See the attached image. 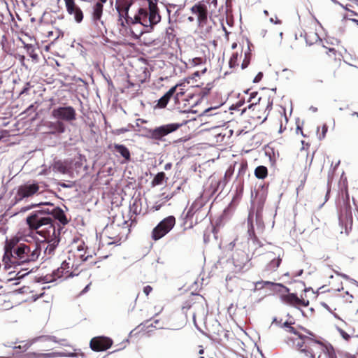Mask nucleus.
I'll return each mask as SVG.
<instances>
[{
	"label": "nucleus",
	"mask_w": 358,
	"mask_h": 358,
	"mask_svg": "<svg viewBox=\"0 0 358 358\" xmlns=\"http://www.w3.org/2000/svg\"><path fill=\"white\" fill-rule=\"evenodd\" d=\"M112 344L113 341L110 338L99 336L91 340L90 346L93 351L100 352L106 350Z\"/></svg>",
	"instance_id": "ddd939ff"
},
{
	"label": "nucleus",
	"mask_w": 358,
	"mask_h": 358,
	"mask_svg": "<svg viewBox=\"0 0 358 358\" xmlns=\"http://www.w3.org/2000/svg\"><path fill=\"white\" fill-rule=\"evenodd\" d=\"M90 257H92V255L85 256L82 254L76 255L73 253H69L68 257L66 259H69V262L71 263L69 264V270H71V271H74V273H78V268L80 262H86Z\"/></svg>",
	"instance_id": "dca6fc26"
},
{
	"label": "nucleus",
	"mask_w": 358,
	"mask_h": 358,
	"mask_svg": "<svg viewBox=\"0 0 358 358\" xmlns=\"http://www.w3.org/2000/svg\"><path fill=\"white\" fill-rule=\"evenodd\" d=\"M287 331L290 333H292L293 334L298 336L299 338L301 340H303L304 338H306V336L303 335L302 334L299 333L296 329L292 326L288 327Z\"/></svg>",
	"instance_id": "ea45409f"
},
{
	"label": "nucleus",
	"mask_w": 358,
	"mask_h": 358,
	"mask_svg": "<svg viewBox=\"0 0 358 358\" xmlns=\"http://www.w3.org/2000/svg\"><path fill=\"white\" fill-rule=\"evenodd\" d=\"M39 190V185L34 180H29L20 185L17 190L18 200H22L30 197L37 193Z\"/></svg>",
	"instance_id": "6e6552de"
},
{
	"label": "nucleus",
	"mask_w": 358,
	"mask_h": 358,
	"mask_svg": "<svg viewBox=\"0 0 358 358\" xmlns=\"http://www.w3.org/2000/svg\"><path fill=\"white\" fill-rule=\"evenodd\" d=\"M272 105H273V101H268V104H267V106H266V110H271V108H272Z\"/></svg>",
	"instance_id": "052dcab7"
},
{
	"label": "nucleus",
	"mask_w": 358,
	"mask_h": 358,
	"mask_svg": "<svg viewBox=\"0 0 358 358\" xmlns=\"http://www.w3.org/2000/svg\"><path fill=\"white\" fill-rule=\"evenodd\" d=\"M283 326L286 328L288 329V327H290V324H289L287 322H285L284 324H283Z\"/></svg>",
	"instance_id": "338daca9"
},
{
	"label": "nucleus",
	"mask_w": 358,
	"mask_h": 358,
	"mask_svg": "<svg viewBox=\"0 0 358 358\" xmlns=\"http://www.w3.org/2000/svg\"><path fill=\"white\" fill-rule=\"evenodd\" d=\"M40 252L41 248L37 244L27 245L20 243L18 238H13L6 241L3 262L6 268L15 267L36 261Z\"/></svg>",
	"instance_id": "f03ea898"
},
{
	"label": "nucleus",
	"mask_w": 358,
	"mask_h": 358,
	"mask_svg": "<svg viewBox=\"0 0 358 358\" xmlns=\"http://www.w3.org/2000/svg\"><path fill=\"white\" fill-rule=\"evenodd\" d=\"M327 131V126L326 124H324L322 126V134L318 136L319 140H322V139L324 138Z\"/></svg>",
	"instance_id": "09e8293b"
},
{
	"label": "nucleus",
	"mask_w": 358,
	"mask_h": 358,
	"mask_svg": "<svg viewBox=\"0 0 358 358\" xmlns=\"http://www.w3.org/2000/svg\"><path fill=\"white\" fill-rule=\"evenodd\" d=\"M148 322H149V321L147 320L145 322L141 323L139 325V327H142V329H143V328H148L150 327H155V326L152 323L150 324H148Z\"/></svg>",
	"instance_id": "603ef678"
},
{
	"label": "nucleus",
	"mask_w": 358,
	"mask_h": 358,
	"mask_svg": "<svg viewBox=\"0 0 358 358\" xmlns=\"http://www.w3.org/2000/svg\"><path fill=\"white\" fill-rule=\"evenodd\" d=\"M237 59H238V54H234L229 61L230 67H233L236 65V62Z\"/></svg>",
	"instance_id": "a18cd8bd"
},
{
	"label": "nucleus",
	"mask_w": 358,
	"mask_h": 358,
	"mask_svg": "<svg viewBox=\"0 0 358 358\" xmlns=\"http://www.w3.org/2000/svg\"><path fill=\"white\" fill-rule=\"evenodd\" d=\"M58 357H75L84 358L83 354L78 355L75 352H58Z\"/></svg>",
	"instance_id": "f704fd0d"
},
{
	"label": "nucleus",
	"mask_w": 358,
	"mask_h": 358,
	"mask_svg": "<svg viewBox=\"0 0 358 358\" xmlns=\"http://www.w3.org/2000/svg\"><path fill=\"white\" fill-rule=\"evenodd\" d=\"M203 62V59L201 57H195L192 60V64L193 66H198Z\"/></svg>",
	"instance_id": "49530a36"
},
{
	"label": "nucleus",
	"mask_w": 358,
	"mask_h": 358,
	"mask_svg": "<svg viewBox=\"0 0 358 358\" xmlns=\"http://www.w3.org/2000/svg\"><path fill=\"white\" fill-rule=\"evenodd\" d=\"M271 285L273 288V290L276 292H281V289H284L285 292L288 293L289 292V289L285 286H284L281 283H275L270 281H261L257 282L255 285L257 287L259 285Z\"/></svg>",
	"instance_id": "bb28decb"
},
{
	"label": "nucleus",
	"mask_w": 358,
	"mask_h": 358,
	"mask_svg": "<svg viewBox=\"0 0 358 358\" xmlns=\"http://www.w3.org/2000/svg\"><path fill=\"white\" fill-rule=\"evenodd\" d=\"M47 127L49 129L50 134H62L65 131V126L61 121L48 122L46 123Z\"/></svg>",
	"instance_id": "b1692460"
},
{
	"label": "nucleus",
	"mask_w": 358,
	"mask_h": 358,
	"mask_svg": "<svg viewBox=\"0 0 358 358\" xmlns=\"http://www.w3.org/2000/svg\"><path fill=\"white\" fill-rule=\"evenodd\" d=\"M192 13L197 16L199 26H203L207 20V8L203 4L194 5L191 8Z\"/></svg>",
	"instance_id": "6ab92c4d"
},
{
	"label": "nucleus",
	"mask_w": 358,
	"mask_h": 358,
	"mask_svg": "<svg viewBox=\"0 0 358 358\" xmlns=\"http://www.w3.org/2000/svg\"><path fill=\"white\" fill-rule=\"evenodd\" d=\"M257 95L258 93L257 92H253L250 94L248 102H251V103L248 106V108H251L260 101L261 97H257Z\"/></svg>",
	"instance_id": "473e14b6"
},
{
	"label": "nucleus",
	"mask_w": 358,
	"mask_h": 358,
	"mask_svg": "<svg viewBox=\"0 0 358 358\" xmlns=\"http://www.w3.org/2000/svg\"><path fill=\"white\" fill-rule=\"evenodd\" d=\"M172 8H173V9H175V8H176V6H174V5H171V6H169V7H167V8H166L167 13H168V14H169V22H170L172 20H173L174 21H177V18H176V17H175L174 16H175V15L178 14V12H179V9H177V10L175 11V13H174L173 15V16H171V12L172 11Z\"/></svg>",
	"instance_id": "58836bf2"
},
{
	"label": "nucleus",
	"mask_w": 358,
	"mask_h": 358,
	"mask_svg": "<svg viewBox=\"0 0 358 358\" xmlns=\"http://www.w3.org/2000/svg\"><path fill=\"white\" fill-rule=\"evenodd\" d=\"M20 41L24 45V48L26 49L27 54L33 59H36L38 58V55L35 53V47L32 44L26 43L22 39L20 38Z\"/></svg>",
	"instance_id": "7c9ffc66"
},
{
	"label": "nucleus",
	"mask_w": 358,
	"mask_h": 358,
	"mask_svg": "<svg viewBox=\"0 0 358 358\" xmlns=\"http://www.w3.org/2000/svg\"><path fill=\"white\" fill-rule=\"evenodd\" d=\"M162 198L161 199L162 200V201H164V203L167 201H169V199H171L173 196V194H167V195H165V193H163L162 194Z\"/></svg>",
	"instance_id": "8fccbe9b"
},
{
	"label": "nucleus",
	"mask_w": 358,
	"mask_h": 358,
	"mask_svg": "<svg viewBox=\"0 0 358 358\" xmlns=\"http://www.w3.org/2000/svg\"><path fill=\"white\" fill-rule=\"evenodd\" d=\"M180 127V124L171 123L155 129L148 130L147 136L153 140L164 141V137L170 133L176 131Z\"/></svg>",
	"instance_id": "0eeeda50"
},
{
	"label": "nucleus",
	"mask_w": 358,
	"mask_h": 358,
	"mask_svg": "<svg viewBox=\"0 0 358 358\" xmlns=\"http://www.w3.org/2000/svg\"><path fill=\"white\" fill-rule=\"evenodd\" d=\"M103 14V4L97 2L92 7V19L94 23L98 25L100 22L101 24H103V21L101 20Z\"/></svg>",
	"instance_id": "4be33fe9"
},
{
	"label": "nucleus",
	"mask_w": 358,
	"mask_h": 358,
	"mask_svg": "<svg viewBox=\"0 0 358 358\" xmlns=\"http://www.w3.org/2000/svg\"><path fill=\"white\" fill-rule=\"evenodd\" d=\"M152 290V288L150 285H147V286L144 287V288H143V292L147 296L151 292Z\"/></svg>",
	"instance_id": "864d4df0"
},
{
	"label": "nucleus",
	"mask_w": 358,
	"mask_h": 358,
	"mask_svg": "<svg viewBox=\"0 0 358 358\" xmlns=\"http://www.w3.org/2000/svg\"><path fill=\"white\" fill-rule=\"evenodd\" d=\"M173 29L171 28H169L166 29V34L168 36L169 40L173 39L174 36L172 34Z\"/></svg>",
	"instance_id": "6e6d98bb"
},
{
	"label": "nucleus",
	"mask_w": 358,
	"mask_h": 358,
	"mask_svg": "<svg viewBox=\"0 0 358 358\" xmlns=\"http://www.w3.org/2000/svg\"><path fill=\"white\" fill-rule=\"evenodd\" d=\"M339 222L341 224L345 225V228H347L348 225L351 227L352 224V215L350 205H346L345 210H342L339 214Z\"/></svg>",
	"instance_id": "412c9836"
},
{
	"label": "nucleus",
	"mask_w": 358,
	"mask_h": 358,
	"mask_svg": "<svg viewBox=\"0 0 358 358\" xmlns=\"http://www.w3.org/2000/svg\"><path fill=\"white\" fill-rule=\"evenodd\" d=\"M234 166L231 165L229 166V168L225 171V174L223 179H224L227 182V178H230L234 174Z\"/></svg>",
	"instance_id": "a19ab883"
},
{
	"label": "nucleus",
	"mask_w": 358,
	"mask_h": 358,
	"mask_svg": "<svg viewBox=\"0 0 358 358\" xmlns=\"http://www.w3.org/2000/svg\"><path fill=\"white\" fill-rule=\"evenodd\" d=\"M310 341L311 343H314L315 349L323 352L327 358H337L334 349L331 345H326L316 340H310Z\"/></svg>",
	"instance_id": "aec40b11"
},
{
	"label": "nucleus",
	"mask_w": 358,
	"mask_h": 358,
	"mask_svg": "<svg viewBox=\"0 0 358 358\" xmlns=\"http://www.w3.org/2000/svg\"><path fill=\"white\" fill-rule=\"evenodd\" d=\"M49 209L51 210L50 215H52V223L55 220H57L61 224L65 225L68 223V220L63 210L58 206H55L53 203L50 202Z\"/></svg>",
	"instance_id": "a211bd4d"
},
{
	"label": "nucleus",
	"mask_w": 358,
	"mask_h": 358,
	"mask_svg": "<svg viewBox=\"0 0 358 358\" xmlns=\"http://www.w3.org/2000/svg\"><path fill=\"white\" fill-rule=\"evenodd\" d=\"M256 225H257V230L259 234H261L263 232L264 229V224L262 220L259 217L258 215L256 216Z\"/></svg>",
	"instance_id": "4c0bfd02"
},
{
	"label": "nucleus",
	"mask_w": 358,
	"mask_h": 358,
	"mask_svg": "<svg viewBox=\"0 0 358 358\" xmlns=\"http://www.w3.org/2000/svg\"><path fill=\"white\" fill-rule=\"evenodd\" d=\"M58 357V352H49V353H28L24 355L25 358H33V357H38V358H54Z\"/></svg>",
	"instance_id": "c756f323"
},
{
	"label": "nucleus",
	"mask_w": 358,
	"mask_h": 358,
	"mask_svg": "<svg viewBox=\"0 0 358 358\" xmlns=\"http://www.w3.org/2000/svg\"><path fill=\"white\" fill-rule=\"evenodd\" d=\"M250 58H251V52H250V49H248V52H245V58H244V59L243 61V63L241 64V68L243 69H244L246 67H248V66L250 64Z\"/></svg>",
	"instance_id": "e433bc0d"
},
{
	"label": "nucleus",
	"mask_w": 358,
	"mask_h": 358,
	"mask_svg": "<svg viewBox=\"0 0 358 358\" xmlns=\"http://www.w3.org/2000/svg\"><path fill=\"white\" fill-rule=\"evenodd\" d=\"M27 87H24V88L23 89V90L22 91V93H24L26 91H27V90H28V89H29V83H27Z\"/></svg>",
	"instance_id": "0e129e2a"
},
{
	"label": "nucleus",
	"mask_w": 358,
	"mask_h": 358,
	"mask_svg": "<svg viewBox=\"0 0 358 358\" xmlns=\"http://www.w3.org/2000/svg\"><path fill=\"white\" fill-rule=\"evenodd\" d=\"M42 237L44 238V241L48 243L44 250V255L46 259H49L55 254V249L60 241L59 231H55V234L50 237L47 236H43Z\"/></svg>",
	"instance_id": "9b49d317"
},
{
	"label": "nucleus",
	"mask_w": 358,
	"mask_h": 358,
	"mask_svg": "<svg viewBox=\"0 0 358 358\" xmlns=\"http://www.w3.org/2000/svg\"><path fill=\"white\" fill-rule=\"evenodd\" d=\"M131 127H132V126H130L129 125L128 127H126V128H120V129H115L113 133L116 135H120V134H122L127 131H130L131 129Z\"/></svg>",
	"instance_id": "79ce46f5"
},
{
	"label": "nucleus",
	"mask_w": 358,
	"mask_h": 358,
	"mask_svg": "<svg viewBox=\"0 0 358 358\" xmlns=\"http://www.w3.org/2000/svg\"><path fill=\"white\" fill-rule=\"evenodd\" d=\"M256 196L259 197V200L262 201V203H264L265 199V194L263 191L262 192V193L257 192Z\"/></svg>",
	"instance_id": "5fc2aeb1"
},
{
	"label": "nucleus",
	"mask_w": 358,
	"mask_h": 358,
	"mask_svg": "<svg viewBox=\"0 0 358 358\" xmlns=\"http://www.w3.org/2000/svg\"><path fill=\"white\" fill-rule=\"evenodd\" d=\"M255 175L259 179H264L268 175L267 168L264 166H258L255 170Z\"/></svg>",
	"instance_id": "2f4dec72"
},
{
	"label": "nucleus",
	"mask_w": 358,
	"mask_h": 358,
	"mask_svg": "<svg viewBox=\"0 0 358 358\" xmlns=\"http://www.w3.org/2000/svg\"><path fill=\"white\" fill-rule=\"evenodd\" d=\"M309 305V301H305L303 299H301V302H299L298 306H308Z\"/></svg>",
	"instance_id": "13d9d810"
},
{
	"label": "nucleus",
	"mask_w": 358,
	"mask_h": 358,
	"mask_svg": "<svg viewBox=\"0 0 358 358\" xmlns=\"http://www.w3.org/2000/svg\"><path fill=\"white\" fill-rule=\"evenodd\" d=\"M90 285H91V283H89L88 285H87L85 286V287L82 290L81 294L86 293L89 290Z\"/></svg>",
	"instance_id": "bf43d9fd"
},
{
	"label": "nucleus",
	"mask_w": 358,
	"mask_h": 358,
	"mask_svg": "<svg viewBox=\"0 0 358 358\" xmlns=\"http://www.w3.org/2000/svg\"><path fill=\"white\" fill-rule=\"evenodd\" d=\"M69 261V259H64L61 266L53 271L52 278L49 279V282L55 281L62 278L66 279L78 275V273H74V271L69 270V264H71Z\"/></svg>",
	"instance_id": "9d476101"
},
{
	"label": "nucleus",
	"mask_w": 358,
	"mask_h": 358,
	"mask_svg": "<svg viewBox=\"0 0 358 358\" xmlns=\"http://www.w3.org/2000/svg\"><path fill=\"white\" fill-rule=\"evenodd\" d=\"M274 254L277 255V259L275 257L269 262L268 264V270H273L275 271L277 268L279 267L281 263V255L283 254L282 250L280 248H276L275 251L270 252L269 255Z\"/></svg>",
	"instance_id": "5701e85b"
},
{
	"label": "nucleus",
	"mask_w": 358,
	"mask_h": 358,
	"mask_svg": "<svg viewBox=\"0 0 358 358\" xmlns=\"http://www.w3.org/2000/svg\"><path fill=\"white\" fill-rule=\"evenodd\" d=\"M43 167L44 168L38 172V175H47L51 169L54 172L59 173L62 174H66L69 173V165L65 162L62 160L55 161L54 164H52V166H49L48 167L44 165Z\"/></svg>",
	"instance_id": "4468645a"
},
{
	"label": "nucleus",
	"mask_w": 358,
	"mask_h": 358,
	"mask_svg": "<svg viewBox=\"0 0 358 358\" xmlns=\"http://www.w3.org/2000/svg\"><path fill=\"white\" fill-rule=\"evenodd\" d=\"M248 225H249L248 229V241L252 242L255 245H260L259 241L257 239V238L255 234L254 226H253L252 222H250V215H249V217H248Z\"/></svg>",
	"instance_id": "c85d7f7f"
},
{
	"label": "nucleus",
	"mask_w": 358,
	"mask_h": 358,
	"mask_svg": "<svg viewBox=\"0 0 358 358\" xmlns=\"http://www.w3.org/2000/svg\"><path fill=\"white\" fill-rule=\"evenodd\" d=\"M263 77V73L262 72H259L254 78L253 83H259Z\"/></svg>",
	"instance_id": "3c124183"
},
{
	"label": "nucleus",
	"mask_w": 358,
	"mask_h": 358,
	"mask_svg": "<svg viewBox=\"0 0 358 358\" xmlns=\"http://www.w3.org/2000/svg\"><path fill=\"white\" fill-rule=\"evenodd\" d=\"M280 299L283 303L294 307H297L299 302H301V299H299L294 293L282 294L280 296Z\"/></svg>",
	"instance_id": "393cba45"
},
{
	"label": "nucleus",
	"mask_w": 358,
	"mask_h": 358,
	"mask_svg": "<svg viewBox=\"0 0 358 358\" xmlns=\"http://www.w3.org/2000/svg\"><path fill=\"white\" fill-rule=\"evenodd\" d=\"M208 182L209 187H206L205 191L208 192L209 195H214L217 192L222 191L227 184L224 179L217 178L215 176H210Z\"/></svg>",
	"instance_id": "2eb2a0df"
},
{
	"label": "nucleus",
	"mask_w": 358,
	"mask_h": 358,
	"mask_svg": "<svg viewBox=\"0 0 358 358\" xmlns=\"http://www.w3.org/2000/svg\"><path fill=\"white\" fill-rule=\"evenodd\" d=\"M50 202H40L32 203L22 208L21 212L27 211L35 208L26 218V222L31 230H36V234L41 236H50L57 231L52 223V215L49 209Z\"/></svg>",
	"instance_id": "7ed1b4c3"
},
{
	"label": "nucleus",
	"mask_w": 358,
	"mask_h": 358,
	"mask_svg": "<svg viewBox=\"0 0 358 358\" xmlns=\"http://www.w3.org/2000/svg\"><path fill=\"white\" fill-rule=\"evenodd\" d=\"M176 90V86L170 88L169 90L159 99L157 106L162 108L166 107L171 97L174 94Z\"/></svg>",
	"instance_id": "a878e982"
},
{
	"label": "nucleus",
	"mask_w": 358,
	"mask_h": 358,
	"mask_svg": "<svg viewBox=\"0 0 358 358\" xmlns=\"http://www.w3.org/2000/svg\"><path fill=\"white\" fill-rule=\"evenodd\" d=\"M302 273H303V270H302V269H301V270H299V271L297 272V273L296 274V276H300L301 275H302Z\"/></svg>",
	"instance_id": "69168bd1"
},
{
	"label": "nucleus",
	"mask_w": 358,
	"mask_h": 358,
	"mask_svg": "<svg viewBox=\"0 0 358 358\" xmlns=\"http://www.w3.org/2000/svg\"><path fill=\"white\" fill-rule=\"evenodd\" d=\"M164 204V201H162V199H159L155 202V203L152 207V209L154 210H158L161 208V207Z\"/></svg>",
	"instance_id": "37998d69"
},
{
	"label": "nucleus",
	"mask_w": 358,
	"mask_h": 358,
	"mask_svg": "<svg viewBox=\"0 0 358 358\" xmlns=\"http://www.w3.org/2000/svg\"><path fill=\"white\" fill-rule=\"evenodd\" d=\"M52 116L59 121L71 122L76 120V113L71 106H60L52 110Z\"/></svg>",
	"instance_id": "1a4fd4ad"
},
{
	"label": "nucleus",
	"mask_w": 358,
	"mask_h": 358,
	"mask_svg": "<svg viewBox=\"0 0 358 358\" xmlns=\"http://www.w3.org/2000/svg\"><path fill=\"white\" fill-rule=\"evenodd\" d=\"M112 152L115 154H120L122 157H130L129 150L122 145L114 144L110 146Z\"/></svg>",
	"instance_id": "cd10ccee"
},
{
	"label": "nucleus",
	"mask_w": 358,
	"mask_h": 358,
	"mask_svg": "<svg viewBox=\"0 0 358 358\" xmlns=\"http://www.w3.org/2000/svg\"><path fill=\"white\" fill-rule=\"evenodd\" d=\"M242 244L239 241V238H236L233 241L227 245V249L232 250L235 247H239L233 253L231 260L229 262V264H232L234 268L233 272L240 273L248 271L251 267L250 259L247 253L242 250L244 246L240 245Z\"/></svg>",
	"instance_id": "20e7f679"
},
{
	"label": "nucleus",
	"mask_w": 358,
	"mask_h": 358,
	"mask_svg": "<svg viewBox=\"0 0 358 358\" xmlns=\"http://www.w3.org/2000/svg\"><path fill=\"white\" fill-rule=\"evenodd\" d=\"M164 179L165 173L164 172H159L153 178L152 184L153 186L162 185Z\"/></svg>",
	"instance_id": "72a5a7b5"
},
{
	"label": "nucleus",
	"mask_w": 358,
	"mask_h": 358,
	"mask_svg": "<svg viewBox=\"0 0 358 358\" xmlns=\"http://www.w3.org/2000/svg\"><path fill=\"white\" fill-rule=\"evenodd\" d=\"M203 203L201 199H196L191 206L189 211L187 212V215L189 214V213L193 210H199L200 208L203 206Z\"/></svg>",
	"instance_id": "c9c22d12"
},
{
	"label": "nucleus",
	"mask_w": 358,
	"mask_h": 358,
	"mask_svg": "<svg viewBox=\"0 0 358 358\" xmlns=\"http://www.w3.org/2000/svg\"><path fill=\"white\" fill-rule=\"evenodd\" d=\"M171 166H172V165H171V163H168V164H166L165 165V167H164V168H165V169H166V170H168V169H170L171 168Z\"/></svg>",
	"instance_id": "e2e57ef3"
},
{
	"label": "nucleus",
	"mask_w": 358,
	"mask_h": 358,
	"mask_svg": "<svg viewBox=\"0 0 358 358\" xmlns=\"http://www.w3.org/2000/svg\"><path fill=\"white\" fill-rule=\"evenodd\" d=\"M337 330L338 331V332L340 333L341 336L345 340V341H348L349 338H350V336L347 334L344 330H343L341 328H338L337 327Z\"/></svg>",
	"instance_id": "c03bdc74"
},
{
	"label": "nucleus",
	"mask_w": 358,
	"mask_h": 358,
	"mask_svg": "<svg viewBox=\"0 0 358 358\" xmlns=\"http://www.w3.org/2000/svg\"><path fill=\"white\" fill-rule=\"evenodd\" d=\"M334 272L336 275L341 276L344 279L348 280L350 278L348 275H347L346 274L342 273H339L338 271L334 270Z\"/></svg>",
	"instance_id": "4d7b16f0"
},
{
	"label": "nucleus",
	"mask_w": 358,
	"mask_h": 358,
	"mask_svg": "<svg viewBox=\"0 0 358 358\" xmlns=\"http://www.w3.org/2000/svg\"><path fill=\"white\" fill-rule=\"evenodd\" d=\"M269 21L272 23H275V24H280L281 23V21L279 20H274L273 17L270 18Z\"/></svg>",
	"instance_id": "680f3d73"
},
{
	"label": "nucleus",
	"mask_w": 358,
	"mask_h": 358,
	"mask_svg": "<svg viewBox=\"0 0 358 358\" xmlns=\"http://www.w3.org/2000/svg\"><path fill=\"white\" fill-rule=\"evenodd\" d=\"M68 13L73 15L77 22H82L83 14L81 9L75 3L74 0H64Z\"/></svg>",
	"instance_id": "f3484780"
},
{
	"label": "nucleus",
	"mask_w": 358,
	"mask_h": 358,
	"mask_svg": "<svg viewBox=\"0 0 358 358\" xmlns=\"http://www.w3.org/2000/svg\"><path fill=\"white\" fill-rule=\"evenodd\" d=\"M102 173L106 172L108 175H113V169L112 167H108L106 166H104L101 170Z\"/></svg>",
	"instance_id": "de8ad7c7"
},
{
	"label": "nucleus",
	"mask_w": 358,
	"mask_h": 358,
	"mask_svg": "<svg viewBox=\"0 0 358 358\" xmlns=\"http://www.w3.org/2000/svg\"><path fill=\"white\" fill-rule=\"evenodd\" d=\"M157 2V0H116L119 21L122 26L124 20L127 24L139 23L152 28L161 20Z\"/></svg>",
	"instance_id": "f257e3e1"
},
{
	"label": "nucleus",
	"mask_w": 358,
	"mask_h": 358,
	"mask_svg": "<svg viewBox=\"0 0 358 358\" xmlns=\"http://www.w3.org/2000/svg\"><path fill=\"white\" fill-rule=\"evenodd\" d=\"M36 342L43 343L44 345H43L42 347L47 348H52L51 343H58L59 345H63V346L69 345V343L66 339H64V338L57 339V338L54 336L43 335V336H38V337L33 338L30 341V343H25L23 345H20L18 346H15L14 349L19 348V349H22L23 350L25 351L29 348V346L31 345H32L33 343H36Z\"/></svg>",
	"instance_id": "39448f33"
},
{
	"label": "nucleus",
	"mask_w": 358,
	"mask_h": 358,
	"mask_svg": "<svg viewBox=\"0 0 358 358\" xmlns=\"http://www.w3.org/2000/svg\"><path fill=\"white\" fill-rule=\"evenodd\" d=\"M176 218L170 215L162 220L152 230V238L155 241L159 240L166 235L175 226Z\"/></svg>",
	"instance_id": "423d86ee"
},
{
	"label": "nucleus",
	"mask_w": 358,
	"mask_h": 358,
	"mask_svg": "<svg viewBox=\"0 0 358 358\" xmlns=\"http://www.w3.org/2000/svg\"><path fill=\"white\" fill-rule=\"evenodd\" d=\"M310 340L313 339L307 336L306 338H304L303 340H301L299 338L295 345L297 349L301 352H303L306 356L311 358H315L314 354L315 347L314 345V343H311ZM318 358H320V355L318 356Z\"/></svg>",
	"instance_id": "f8f14e48"
},
{
	"label": "nucleus",
	"mask_w": 358,
	"mask_h": 358,
	"mask_svg": "<svg viewBox=\"0 0 358 358\" xmlns=\"http://www.w3.org/2000/svg\"><path fill=\"white\" fill-rule=\"evenodd\" d=\"M349 20H351V21H352V22H355V23L358 25V20H357V19H354V18H352V19H349Z\"/></svg>",
	"instance_id": "774afa93"
}]
</instances>
